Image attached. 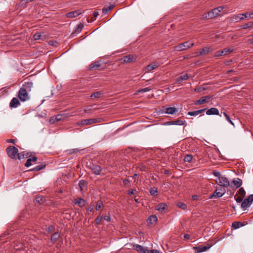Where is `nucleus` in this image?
<instances>
[{"instance_id": "6ab92c4d", "label": "nucleus", "mask_w": 253, "mask_h": 253, "mask_svg": "<svg viewBox=\"0 0 253 253\" xmlns=\"http://www.w3.org/2000/svg\"><path fill=\"white\" fill-rule=\"evenodd\" d=\"M19 105L20 102L18 99L16 98H13L11 100L9 105L11 108H16Z\"/></svg>"}, {"instance_id": "5701e85b", "label": "nucleus", "mask_w": 253, "mask_h": 253, "mask_svg": "<svg viewBox=\"0 0 253 253\" xmlns=\"http://www.w3.org/2000/svg\"><path fill=\"white\" fill-rule=\"evenodd\" d=\"M37 160V157L34 156L32 158H29L27 160L25 166L26 167H29L32 165V162H35Z\"/></svg>"}, {"instance_id": "9b49d317", "label": "nucleus", "mask_w": 253, "mask_h": 253, "mask_svg": "<svg viewBox=\"0 0 253 253\" xmlns=\"http://www.w3.org/2000/svg\"><path fill=\"white\" fill-rule=\"evenodd\" d=\"M210 97L209 96H206L205 97H201L199 100H197L195 102V105H201L205 103H208L209 102Z\"/></svg>"}, {"instance_id": "b1692460", "label": "nucleus", "mask_w": 253, "mask_h": 253, "mask_svg": "<svg viewBox=\"0 0 253 253\" xmlns=\"http://www.w3.org/2000/svg\"><path fill=\"white\" fill-rule=\"evenodd\" d=\"M45 37V36L44 34L40 33H36L33 36L35 40H43Z\"/></svg>"}, {"instance_id": "a211bd4d", "label": "nucleus", "mask_w": 253, "mask_h": 253, "mask_svg": "<svg viewBox=\"0 0 253 253\" xmlns=\"http://www.w3.org/2000/svg\"><path fill=\"white\" fill-rule=\"evenodd\" d=\"M81 14V12L79 10H75L66 14V16L69 18L75 17Z\"/></svg>"}, {"instance_id": "a878e982", "label": "nucleus", "mask_w": 253, "mask_h": 253, "mask_svg": "<svg viewBox=\"0 0 253 253\" xmlns=\"http://www.w3.org/2000/svg\"><path fill=\"white\" fill-rule=\"evenodd\" d=\"M100 66V63L99 61L95 62L89 65V68L91 70L97 69Z\"/></svg>"}, {"instance_id": "13d9d810", "label": "nucleus", "mask_w": 253, "mask_h": 253, "mask_svg": "<svg viewBox=\"0 0 253 253\" xmlns=\"http://www.w3.org/2000/svg\"><path fill=\"white\" fill-rule=\"evenodd\" d=\"M205 89L204 88H202L201 87H196L195 88V91L196 92H201L202 90H204Z\"/></svg>"}, {"instance_id": "412c9836", "label": "nucleus", "mask_w": 253, "mask_h": 253, "mask_svg": "<svg viewBox=\"0 0 253 253\" xmlns=\"http://www.w3.org/2000/svg\"><path fill=\"white\" fill-rule=\"evenodd\" d=\"M178 109L175 107H168L166 109L165 113L168 114L173 115L178 112Z\"/></svg>"}, {"instance_id": "09e8293b", "label": "nucleus", "mask_w": 253, "mask_h": 253, "mask_svg": "<svg viewBox=\"0 0 253 253\" xmlns=\"http://www.w3.org/2000/svg\"><path fill=\"white\" fill-rule=\"evenodd\" d=\"M102 206V202L101 201H97L96 206V208H95L96 210V211L99 210L101 208Z\"/></svg>"}, {"instance_id": "ddd939ff", "label": "nucleus", "mask_w": 253, "mask_h": 253, "mask_svg": "<svg viewBox=\"0 0 253 253\" xmlns=\"http://www.w3.org/2000/svg\"><path fill=\"white\" fill-rule=\"evenodd\" d=\"M33 86V83L30 82H25L23 84L22 87L21 89H24V90H26L27 91H31V88Z\"/></svg>"}, {"instance_id": "58836bf2", "label": "nucleus", "mask_w": 253, "mask_h": 253, "mask_svg": "<svg viewBox=\"0 0 253 253\" xmlns=\"http://www.w3.org/2000/svg\"><path fill=\"white\" fill-rule=\"evenodd\" d=\"M150 193L152 196H156L157 195L158 190L155 187L152 188L150 190Z\"/></svg>"}, {"instance_id": "f03ea898", "label": "nucleus", "mask_w": 253, "mask_h": 253, "mask_svg": "<svg viewBox=\"0 0 253 253\" xmlns=\"http://www.w3.org/2000/svg\"><path fill=\"white\" fill-rule=\"evenodd\" d=\"M194 45L193 42L190 41H187L185 42L179 44L178 45L175 46L174 49L177 51H180L188 49Z\"/></svg>"}, {"instance_id": "6e6d98bb", "label": "nucleus", "mask_w": 253, "mask_h": 253, "mask_svg": "<svg viewBox=\"0 0 253 253\" xmlns=\"http://www.w3.org/2000/svg\"><path fill=\"white\" fill-rule=\"evenodd\" d=\"M235 200L237 203H241L243 201V197L239 196L235 198Z\"/></svg>"}, {"instance_id": "f704fd0d", "label": "nucleus", "mask_w": 253, "mask_h": 253, "mask_svg": "<svg viewBox=\"0 0 253 253\" xmlns=\"http://www.w3.org/2000/svg\"><path fill=\"white\" fill-rule=\"evenodd\" d=\"M114 7V5H111L109 6H108L107 7H104L102 9L103 13L104 14H107L109 11H110Z\"/></svg>"}, {"instance_id": "7c9ffc66", "label": "nucleus", "mask_w": 253, "mask_h": 253, "mask_svg": "<svg viewBox=\"0 0 253 253\" xmlns=\"http://www.w3.org/2000/svg\"><path fill=\"white\" fill-rule=\"evenodd\" d=\"M210 51V48L209 47H205L203 48L199 52V54L200 55H202L204 54H207L209 53Z\"/></svg>"}, {"instance_id": "774afa93", "label": "nucleus", "mask_w": 253, "mask_h": 253, "mask_svg": "<svg viewBox=\"0 0 253 253\" xmlns=\"http://www.w3.org/2000/svg\"><path fill=\"white\" fill-rule=\"evenodd\" d=\"M93 15L94 17H97L98 16V15H99V13L97 11H94Z\"/></svg>"}, {"instance_id": "603ef678", "label": "nucleus", "mask_w": 253, "mask_h": 253, "mask_svg": "<svg viewBox=\"0 0 253 253\" xmlns=\"http://www.w3.org/2000/svg\"><path fill=\"white\" fill-rule=\"evenodd\" d=\"M55 119H56V121H60L62 118V115L61 114H58L55 116H54Z\"/></svg>"}, {"instance_id": "bf43d9fd", "label": "nucleus", "mask_w": 253, "mask_h": 253, "mask_svg": "<svg viewBox=\"0 0 253 253\" xmlns=\"http://www.w3.org/2000/svg\"><path fill=\"white\" fill-rule=\"evenodd\" d=\"M148 253H160V252L156 250H148Z\"/></svg>"}, {"instance_id": "4c0bfd02", "label": "nucleus", "mask_w": 253, "mask_h": 253, "mask_svg": "<svg viewBox=\"0 0 253 253\" xmlns=\"http://www.w3.org/2000/svg\"><path fill=\"white\" fill-rule=\"evenodd\" d=\"M185 122V121L182 120H177L173 121V125L182 126L184 124Z\"/></svg>"}, {"instance_id": "e2e57ef3", "label": "nucleus", "mask_w": 253, "mask_h": 253, "mask_svg": "<svg viewBox=\"0 0 253 253\" xmlns=\"http://www.w3.org/2000/svg\"><path fill=\"white\" fill-rule=\"evenodd\" d=\"M137 191L135 190H132L131 191H129L128 192L129 195H133Z\"/></svg>"}, {"instance_id": "052dcab7", "label": "nucleus", "mask_w": 253, "mask_h": 253, "mask_svg": "<svg viewBox=\"0 0 253 253\" xmlns=\"http://www.w3.org/2000/svg\"><path fill=\"white\" fill-rule=\"evenodd\" d=\"M56 121V119H55V117L54 116L53 117H52L50 119H49V122L51 123V124H53Z\"/></svg>"}, {"instance_id": "49530a36", "label": "nucleus", "mask_w": 253, "mask_h": 253, "mask_svg": "<svg viewBox=\"0 0 253 253\" xmlns=\"http://www.w3.org/2000/svg\"><path fill=\"white\" fill-rule=\"evenodd\" d=\"M210 11L207 13H205L204 14H203L202 15V19H211V18H214L213 17H211V15H210Z\"/></svg>"}, {"instance_id": "aec40b11", "label": "nucleus", "mask_w": 253, "mask_h": 253, "mask_svg": "<svg viewBox=\"0 0 253 253\" xmlns=\"http://www.w3.org/2000/svg\"><path fill=\"white\" fill-rule=\"evenodd\" d=\"M206 110V108L192 111V112H189L188 113V115L191 116H196L198 115L199 114H201V113H203L205 112Z\"/></svg>"}, {"instance_id": "c85d7f7f", "label": "nucleus", "mask_w": 253, "mask_h": 253, "mask_svg": "<svg viewBox=\"0 0 253 253\" xmlns=\"http://www.w3.org/2000/svg\"><path fill=\"white\" fill-rule=\"evenodd\" d=\"M75 203L80 207H84L85 205V201L82 199H79L75 200Z\"/></svg>"}, {"instance_id": "4be33fe9", "label": "nucleus", "mask_w": 253, "mask_h": 253, "mask_svg": "<svg viewBox=\"0 0 253 253\" xmlns=\"http://www.w3.org/2000/svg\"><path fill=\"white\" fill-rule=\"evenodd\" d=\"M231 183L233 185V186L238 188L242 185V181L241 179L237 178L236 179L233 180Z\"/></svg>"}, {"instance_id": "5fc2aeb1", "label": "nucleus", "mask_w": 253, "mask_h": 253, "mask_svg": "<svg viewBox=\"0 0 253 253\" xmlns=\"http://www.w3.org/2000/svg\"><path fill=\"white\" fill-rule=\"evenodd\" d=\"M221 51H216L215 53V54H214V56H215V57H219V56L224 55L222 53H221Z\"/></svg>"}, {"instance_id": "dca6fc26", "label": "nucleus", "mask_w": 253, "mask_h": 253, "mask_svg": "<svg viewBox=\"0 0 253 253\" xmlns=\"http://www.w3.org/2000/svg\"><path fill=\"white\" fill-rule=\"evenodd\" d=\"M222 190H216L214 193L212 194V195L211 196V198L212 197H215V198H220L221 197L223 194H224L225 192L223 191V192L221 191Z\"/></svg>"}, {"instance_id": "ea45409f", "label": "nucleus", "mask_w": 253, "mask_h": 253, "mask_svg": "<svg viewBox=\"0 0 253 253\" xmlns=\"http://www.w3.org/2000/svg\"><path fill=\"white\" fill-rule=\"evenodd\" d=\"M233 51V49L231 48H225L221 50V52L224 55H227L228 53L231 52Z\"/></svg>"}, {"instance_id": "c9c22d12", "label": "nucleus", "mask_w": 253, "mask_h": 253, "mask_svg": "<svg viewBox=\"0 0 253 253\" xmlns=\"http://www.w3.org/2000/svg\"><path fill=\"white\" fill-rule=\"evenodd\" d=\"M238 193L240 195V196L242 197H244L246 195V192L244 189L242 187L240 188V189L238 191Z\"/></svg>"}, {"instance_id": "1a4fd4ad", "label": "nucleus", "mask_w": 253, "mask_h": 253, "mask_svg": "<svg viewBox=\"0 0 253 253\" xmlns=\"http://www.w3.org/2000/svg\"><path fill=\"white\" fill-rule=\"evenodd\" d=\"M133 248L140 253H148V249L147 248H144L139 245H134Z\"/></svg>"}, {"instance_id": "423d86ee", "label": "nucleus", "mask_w": 253, "mask_h": 253, "mask_svg": "<svg viewBox=\"0 0 253 253\" xmlns=\"http://www.w3.org/2000/svg\"><path fill=\"white\" fill-rule=\"evenodd\" d=\"M100 119L99 118L84 119L81 121L80 124L82 125H89L99 123L100 122Z\"/></svg>"}, {"instance_id": "c756f323", "label": "nucleus", "mask_w": 253, "mask_h": 253, "mask_svg": "<svg viewBox=\"0 0 253 253\" xmlns=\"http://www.w3.org/2000/svg\"><path fill=\"white\" fill-rule=\"evenodd\" d=\"M188 78V76L187 74H185L183 76H180L179 78L177 79V82L178 83H180L181 82L186 80Z\"/></svg>"}, {"instance_id": "cd10ccee", "label": "nucleus", "mask_w": 253, "mask_h": 253, "mask_svg": "<svg viewBox=\"0 0 253 253\" xmlns=\"http://www.w3.org/2000/svg\"><path fill=\"white\" fill-rule=\"evenodd\" d=\"M60 237V234L58 232H55L54 233L51 237V241L54 243Z\"/></svg>"}, {"instance_id": "393cba45", "label": "nucleus", "mask_w": 253, "mask_h": 253, "mask_svg": "<svg viewBox=\"0 0 253 253\" xmlns=\"http://www.w3.org/2000/svg\"><path fill=\"white\" fill-rule=\"evenodd\" d=\"M251 204L245 199L241 204V207L244 210H245L247 208L251 206Z\"/></svg>"}, {"instance_id": "0e129e2a", "label": "nucleus", "mask_w": 253, "mask_h": 253, "mask_svg": "<svg viewBox=\"0 0 253 253\" xmlns=\"http://www.w3.org/2000/svg\"><path fill=\"white\" fill-rule=\"evenodd\" d=\"M166 125H173V121L167 122L165 123Z\"/></svg>"}, {"instance_id": "bb28decb", "label": "nucleus", "mask_w": 253, "mask_h": 253, "mask_svg": "<svg viewBox=\"0 0 253 253\" xmlns=\"http://www.w3.org/2000/svg\"><path fill=\"white\" fill-rule=\"evenodd\" d=\"M29 157V153L26 152H22L18 154V158L19 160L21 159L27 158Z\"/></svg>"}, {"instance_id": "37998d69", "label": "nucleus", "mask_w": 253, "mask_h": 253, "mask_svg": "<svg viewBox=\"0 0 253 253\" xmlns=\"http://www.w3.org/2000/svg\"><path fill=\"white\" fill-rule=\"evenodd\" d=\"M45 167V165H38V166L35 167L33 169V170L35 171H39V170H40L42 169H43Z\"/></svg>"}, {"instance_id": "473e14b6", "label": "nucleus", "mask_w": 253, "mask_h": 253, "mask_svg": "<svg viewBox=\"0 0 253 253\" xmlns=\"http://www.w3.org/2000/svg\"><path fill=\"white\" fill-rule=\"evenodd\" d=\"M253 27V22H249L246 24H244L242 26V28L243 29H246L248 28Z\"/></svg>"}, {"instance_id": "864d4df0", "label": "nucleus", "mask_w": 253, "mask_h": 253, "mask_svg": "<svg viewBox=\"0 0 253 253\" xmlns=\"http://www.w3.org/2000/svg\"><path fill=\"white\" fill-rule=\"evenodd\" d=\"M85 185V181L84 180H81L79 182V186L81 190L83 189V186Z\"/></svg>"}, {"instance_id": "7ed1b4c3", "label": "nucleus", "mask_w": 253, "mask_h": 253, "mask_svg": "<svg viewBox=\"0 0 253 253\" xmlns=\"http://www.w3.org/2000/svg\"><path fill=\"white\" fill-rule=\"evenodd\" d=\"M6 152L9 157L12 159L18 158V149L14 146H9L6 149Z\"/></svg>"}, {"instance_id": "20e7f679", "label": "nucleus", "mask_w": 253, "mask_h": 253, "mask_svg": "<svg viewBox=\"0 0 253 253\" xmlns=\"http://www.w3.org/2000/svg\"><path fill=\"white\" fill-rule=\"evenodd\" d=\"M18 97L22 101H25L29 99L28 91L24 89H20L18 92Z\"/></svg>"}, {"instance_id": "a18cd8bd", "label": "nucleus", "mask_w": 253, "mask_h": 253, "mask_svg": "<svg viewBox=\"0 0 253 253\" xmlns=\"http://www.w3.org/2000/svg\"><path fill=\"white\" fill-rule=\"evenodd\" d=\"M192 159V156L191 155H187L184 158V161L186 162H190Z\"/></svg>"}, {"instance_id": "e433bc0d", "label": "nucleus", "mask_w": 253, "mask_h": 253, "mask_svg": "<svg viewBox=\"0 0 253 253\" xmlns=\"http://www.w3.org/2000/svg\"><path fill=\"white\" fill-rule=\"evenodd\" d=\"M177 206L178 208L183 210H185L187 208V205L181 202H178L177 204Z\"/></svg>"}, {"instance_id": "3c124183", "label": "nucleus", "mask_w": 253, "mask_h": 253, "mask_svg": "<svg viewBox=\"0 0 253 253\" xmlns=\"http://www.w3.org/2000/svg\"><path fill=\"white\" fill-rule=\"evenodd\" d=\"M246 200L249 201V202L252 204V203L253 201V194L250 195L247 198H245Z\"/></svg>"}, {"instance_id": "72a5a7b5", "label": "nucleus", "mask_w": 253, "mask_h": 253, "mask_svg": "<svg viewBox=\"0 0 253 253\" xmlns=\"http://www.w3.org/2000/svg\"><path fill=\"white\" fill-rule=\"evenodd\" d=\"M243 225V223L240 222H233L232 223V227L235 229H238Z\"/></svg>"}, {"instance_id": "9d476101", "label": "nucleus", "mask_w": 253, "mask_h": 253, "mask_svg": "<svg viewBox=\"0 0 253 253\" xmlns=\"http://www.w3.org/2000/svg\"><path fill=\"white\" fill-rule=\"evenodd\" d=\"M223 7L221 6H219L217 8L212 9L211 11H210V15H211V17H215L216 16L219 15V13L221 11Z\"/></svg>"}, {"instance_id": "f3484780", "label": "nucleus", "mask_w": 253, "mask_h": 253, "mask_svg": "<svg viewBox=\"0 0 253 253\" xmlns=\"http://www.w3.org/2000/svg\"><path fill=\"white\" fill-rule=\"evenodd\" d=\"M167 207V205L166 203H162L157 205L155 207V209L161 212H162L166 209Z\"/></svg>"}, {"instance_id": "4d7b16f0", "label": "nucleus", "mask_w": 253, "mask_h": 253, "mask_svg": "<svg viewBox=\"0 0 253 253\" xmlns=\"http://www.w3.org/2000/svg\"><path fill=\"white\" fill-rule=\"evenodd\" d=\"M104 219L105 220H106L107 222H109L111 220V217L109 215H106L104 217Z\"/></svg>"}, {"instance_id": "c03bdc74", "label": "nucleus", "mask_w": 253, "mask_h": 253, "mask_svg": "<svg viewBox=\"0 0 253 253\" xmlns=\"http://www.w3.org/2000/svg\"><path fill=\"white\" fill-rule=\"evenodd\" d=\"M223 114L224 116L225 117L226 120L228 121L232 126H234V123L231 120L229 116L227 115V114L225 112H224Z\"/></svg>"}, {"instance_id": "2eb2a0df", "label": "nucleus", "mask_w": 253, "mask_h": 253, "mask_svg": "<svg viewBox=\"0 0 253 253\" xmlns=\"http://www.w3.org/2000/svg\"><path fill=\"white\" fill-rule=\"evenodd\" d=\"M90 169L92 170L93 172L95 173V174H99L100 171H101V168L99 166L95 165L94 164H92L90 165Z\"/></svg>"}, {"instance_id": "a19ab883", "label": "nucleus", "mask_w": 253, "mask_h": 253, "mask_svg": "<svg viewBox=\"0 0 253 253\" xmlns=\"http://www.w3.org/2000/svg\"><path fill=\"white\" fill-rule=\"evenodd\" d=\"M150 90H151L150 87H145V88L140 89L138 90L137 91L136 93H141V92H145L149 91Z\"/></svg>"}, {"instance_id": "0eeeda50", "label": "nucleus", "mask_w": 253, "mask_h": 253, "mask_svg": "<svg viewBox=\"0 0 253 253\" xmlns=\"http://www.w3.org/2000/svg\"><path fill=\"white\" fill-rule=\"evenodd\" d=\"M136 60V56L134 55H128L120 59V63H126L132 62Z\"/></svg>"}, {"instance_id": "79ce46f5", "label": "nucleus", "mask_w": 253, "mask_h": 253, "mask_svg": "<svg viewBox=\"0 0 253 253\" xmlns=\"http://www.w3.org/2000/svg\"><path fill=\"white\" fill-rule=\"evenodd\" d=\"M103 219L101 216H98L95 220V223L97 224H101L102 222Z\"/></svg>"}, {"instance_id": "4468645a", "label": "nucleus", "mask_w": 253, "mask_h": 253, "mask_svg": "<svg viewBox=\"0 0 253 253\" xmlns=\"http://www.w3.org/2000/svg\"><path fill=\"white\" fill-rule=\"evenodd\" d=\"M159 66V64L157 62H153L151 64L148 65L146 68V70L147 72H150L152 70L156 69Z\"/></svg>"}, {"instance_id": "680f3d73", "label": "nucleus", "mask_w": 253, "mask_h": 253, "mask_svg": "<svg viewBox=\"0 0 253 253\" xmlns=\"http://www.w3.org/2000/svg\"><path fill=\"white\" fill-rule=\"evenodd\" d=\"M7 142L8 143L14 144L16 142V140L15 139H10L7 140Z\"/></svg>"}, {"instance_id": "39448f33", "label": "nucleus", "mask_w": 253, "mask_h": 253, "mask_svg": "<svg viewBox=\"0 0 253 253\" xmlns=\"http://www.w3.org/2000/svg\"><path fill=\"white\" fill-rule=\"evenodd\" d=\"M253 16V12H248L243 14H239L235 16L234 19L236 21H239L240 20H243L246 18L252 17Z\"/></svg>"}, {"instance_id": "338daca9", "label": "nucleus", "mask_w": 253, "mask_h": 253, "mask_svg": "<svg viewBox=\"0 0 253 253\" xmlns=\"http://www.w3.org/2000/svg\"><path fill=\"white\" fill-rule=\"evenodd\" d=\"M247 42L249 44H253V38L252 39H248Z\"/></svg>"}, {"instance_id": "de8ad7c7", "label": "nucleus", "mask_w": 253, "mask_h": 253, "mask_svg": "<svg viewBox=\"0 0 253 253\" xmlns=\"http://www.w3.org/2000/svg\"><path fill=\"white\" fill-rule=\"evenodd\" d=\"M84 27V25L83 24H80L78 25L76 29V32L78 33H80Z\"/></svg>"}, {"instance_id": "f8f14e48", "label": "nucleus", "mask_w": 253, "mask_h": 253, "mask_svg": "<svg viewBox=\"0 0 253 253\" xmlns=\"http://www.w3.org/2000/svg\"><path fill=\"white\" fill-rule=\"evenodd\" d=\"M206 114L207 115H218L219 114V112L217 108L213 107L207 110Z\"/></svg>"}, {"instance_id": "f257e3e1", "label": "nucleus", "mask_w": 253, "mask_h": 253, "mask_svg": "<svg viewBox=\"0 0 253 253\" xmlns=\"http://www.w3.org/2000/svg\"><path fill=\"white\" fill-rule=\"evenodd\" d=\"M213 174L218 178V179L216 180V183L219 186L224 187L229 186L230 182L228 178L222 175L219 172L214 170L213 172Z\"/></svg>"}, {"instance_id": "69168bd1", "label": "nucleus", "mask_w": 253, "mask_h": 253, "mask_svg": "<svg viewBox=\"0 0 253 253\" xmlns=\"http://www.w3.org/2000/svg\"><path fill=\"white\" fill-rule=\"evenodd\" d=\"M93 210V206H90L89 207H88L87 208V210L89 211H92Z\"/></svg>"}, {"instance_id": "2f4dec72", "label": "nucleus", "mask_w": 253, "mask_h": 253, "mask_svg": "<svg viewBox=\"0 0 253 253\" xmlns=\"http://www.w3.org/2000/svg\"><path fill=\"white\" fill-rule=\"evenodd\" d=\"M158 218L156 215L151 216L147 220L148 223L152 224L153 222H155L157 220Z\"/></svg>"}, {"instance_id": "6e6552de", "label": "nucleus", "mask_w": 253, "mask_h": 253, "mask_svg": "<svg viewBox=\"0 0 253 253\" xmlns=\"http://www.w3.org/2000/svg\"><path fill=\"white\" fill-rule=\"evenodd\" d=\"M212 244H207L206 246H199L198 247H195L193 248L194 250L197 251V253H201L206 251L212 247Z\"/></svg>"}, {"instance_id": "8fccbe9b", "label": "nucleus", "mask_w": 253, "mask_h": 253, "mask_svg": "<svg viewBox=\"0 0 253 253\" xmlns=\"http://www.w3.org/2000/svg\"><path fill=\"white\" fill-rule=\"evenodd\" d=\"M101 95L100 92H96L91 94L90 97H99L100 95Z\"/></svg>"}]
</instances>
